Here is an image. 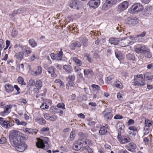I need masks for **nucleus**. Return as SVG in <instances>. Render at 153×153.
Wrapping results in <instances>:
<instances>
[{
  "label": "nucleus",
  "instance_id": "nucleus-1",
  "mask_svg": "<svg viewBox=\"0 0 153 153\" xmlns=\"http://www.w3.org/2000/svg\"><path fill=\"white\" fill-rule=\"evenodd\" d=\"M21 135L18 131L13 130L10 132L9 139L12 145L17 151L22 152L26 150L27 146L24 142L20 140Z\"/></svg>",
  "mask_w": 153,
  "mask_h": 153
},
{
  "label": "nucleus",
  "instance_id": "nucleus-2",
  "mask_svg": "<svg viewBox=\"0 0 153 153\" xmlns=\"http://www.w3.org/2000/svg\"><path fill=\"white\" fill-rule=\"evenodd\" d=\"M132 83L134 85L138 87H143L146 85L145 81L142 74L135 75Z\"/></svg>",
  "mask_w": 153,
  "mask_h": 153
},
{
  "label": "nucleus",
  "instance_id": "nucleus-3",
  "mask_svg": "<svg viewBox=\"0 0 153 153\" xmlns=\"http://www.w3.org/2000/svg\"><path fill=\"white\" fill-rule=\"evenodd\" d=\"M135 38L133 36H130L127 37L126 39L120 40V45L122 47H125L127 46L129 44L132 45L136 42L135 41Z\"/></svg>",
  "mask_w": 153,
  "mask_h": 153
},
{
  "label": "nucleus",
  "instance_id": "nucleus-4",
  "mask_svg": "<svg viewBox=\"0 0 153 153\" xmlns=\"http://www.w3.org/2000/svg\"><path fill=\"white\" fill-rule=\"evenodd\" d=\"M38 141L36 143V145L38 148H42L44 149L45 146H48V139L47 137H44L41 138H38Z\"/></svg>",
  "mask_w": 153,
  "mask_h": 153
},
{
  "label": "nucleus",
  "instance_id": "nucleus-5",
  "mask_svg": "<svg viewBox=\"0 0 153 153\" xmlns=\"http://www.w3.org/2000/svg\"><path fill=\"white\" fill-rule=\"evenodd\" d=\"M143 9L141 4L136 3L133 5L129 9V12L131 13H137L141 12Z\"/></svg>",
  "mask_w": 153,
  "mask_h": 153
},
{
  "label": "nucleus",
  "instance_id": "nucleus-6",
  "mask_svg": "<svg viewBox=\"0 0 153 153\" xmlns=\"http://www.w3.org/2000/svg\"><path fill=\"white\" fill-rule=\"evenodd\" d=\"M125 21L126 23L133 26L137 25L139 22L138 18L134 16L128 17L125 19Z\"/></svg>",
  "mask_w": 153,
  "mask_h": 153
},
{
  "label": "nucleus",
  "instance_id": "nucleus-7",
  "mask_svg": "<svg viewBox=\"0 0 153 153\" xmlns=\"http://www.w3.org/2000/svg\"><path fill=\"white\" fill-rule=\"evenodd\" d=\"M129 2L127 1H123L120 3L117 7V11L120 13L126 10L128 7Z\"/></svg>",
  "mask_w": 153,
  "mask_h": 153
},
{
  "label": "nucleus",
  "instance_id": "nucleus-8",
  "mask_svg": "<svg viewBox=\"0 0 153 153\" xmlns=\"http://www.w3.org/2000/svg\"><path fill=\"white\" fill-rule=\"evenodd\" d=\"M29 83L32 85H35L36 88L34 89V91L36 93L39 92V90L40 89L42 86V82L40 80H37L36 82L32 80L29 81Z\"/></svg>",
  "mask_w": 153,
  "mask_h": 153
},
{
  "label": "nucleus",
  "instance_id": "nucleus-9",
  "mask_svg": "<svg viewBox=\"0 0 153 153\" xmlns=\"http://www.w3.org/2000/svg\"><path fill=\"white\" fill-rule=\"evenodd\" d=\"M100 3V0H90L88 2V5L90 8L94 9L97 8Z\"/></svg>",
  "mask_w": 153,
  "mask_h": 153
},
{
  "label": "nucleus",
  "instance_id": "nucleus-10",
  "mask_svg": "<svg viewBox=\"0 0 153 153\" xmlns=\"http://www.w3.org/2000/svg\"><path fill=\"white\" fill-rule=\"evenodd\" d=\"M117 138L118 141L121 144H126L129 142L130 140V138L127 136H121L119 134H118Z\"/></svg>",
  "mask_w": 153,
  "mask_h": 153
},
{
  "label": "nucleus",
  "instance_id": "nucleus-11",
  "mask_svg": "<svg viewBox=\"0 0 153 153\" xmlns=\"http://www.w3.org/2000/svg\"><path fill=\"white\" fill-rule=\"evenodd\" d=\"M103 117L104 119L107 120L111 119V114L110 110L107 108L105 109L102 113Z\"/></svg>",
  "mask_w": 153,
  "mask_h": 153
},
{
  "label": "nucleus",
  "instance_id": "nucleus-12",
  "mask_svg": "<svg viewBox=\"0 0 153 153\" xmlns=\"http://www.w3.org/2000/svg\"><path fill=\"white\" fill-rule=\"evenodd\" d=\"M44 118L47 120L49 121H55L57 118V117L55 115H53L50 116L48 113H45L44 114Z\"/></svg>",
  "mask_w": 153,
  "mask_h": 153
},
{
  "label": "nucleus",
  "instance_id": "nucleus-13",
  "mask_svg": "<svg viewBox=\"0 0 153 153\" xmlns=\"http://www.w3.org/2000/svg\"><path fill=\"white\" fill-rule=\"evenodd\" d=\"M83 146L82 141L79 140L75 142L73 146V148L75 150H78L80 149L81 146Z\"/></svg>",
  "mask_w": 153,
  "mask_h": 153
},
{
  "label": "nucleus",
  "instance_id": "nucleus-14",
  "mask_svg": "<svg viewBox=\"0 0 153 153\" xmlns=\"http://www.w3.org/2000/svg\"><path fill=\"white\" fill-rule=\"evenodd\" d=\"M147 47L144 46H142L139 48L137 46L134 47V51L137 53L143 54L145 51Z\"/></svg>",
  "mask_w": 153,
  "mask_h": 153
},
{
  "label": "nucleus",
  "instance_id": "nucleus-15",
  "mask_svg": "<svg viewBox=\"0 0 153 153\" xmlns=\"http://www.w3.org/2000/svg\"><path fill=\"white\" fill-rule=\"evenodd\" d=\"M125 147L126 149L130 151H132L137 148L136 145L133 143H129L128 145L126 146Z\"/></svg>",
  "mask_w": 153,
  "mask_h": 153
},
{
  "label": "nucleus",
  "instance_id": "nucleus-16",
  "mask_svg": "<svg viewBox=\"0 0 153 153\" xmlns=\"http://www.w3.org/2000/svg\"><path fill=\"white\" fill-rule=\"evenodd\" d=\"M117 129L120 132H123L125 128V126L123 122H119L117 124Z\"/></svg>",
  "mask_w": 153,
  "mask_h": 153
},
{
  "label": "nucleus",
  "instance_id": "nucleus-17",
  "mask_svg": "<svg viewBox=\"0 0 153 153\" xmlns=\"http://www.w3.org/2000/svg\"><path fill=\"white\" fill-rule=\"evenodd\" d=\"M69 6L74 9L78 10L79 7L77 5V1L76 0L71 1L69 4Z\"/></svg>",
  "mask_w": 153,
  "mask_h": 153
},
{
  "label": "nucleus",
  "instance_id": "nucleus-18",
  "mask_svg": "<svg viewBox=\"0 0 153 153\" xmlns=\"http://www.w3.org/2000/svg\"><path fill=\"white\" fill-rule=\"evenodd\" d=\"M20 48L22 50L24 48L25 53L24 55L25 57H27L28 55L30 54L31 52V50L30 48L27 46H25V47L23 46H21L20 47Z\"/></svg>",
  "mask_w": 153,
  "mask_h": 153
},
{
  "label": "nucleus",
  "instance_id": "nucleus-19",
  "mask_svg": "<svg viewBox=\"0 0 153 153\" xmlns=\"http://www.w3.org/2000/svg\"><path fill=\"white\" fill-rule=\"evenodd\" d=\"M144 78L148 81L151 82L153 78V75L149 73H147L144 75Z\"/></svg>",
  "mask_w": 153,
  "mask_h": 153
},
{
  "label": "nucleus",
  "instance_id": "nucleus-20",
  "mask_svg": "<svg viewBox=\"0 0 153 153\" xmlns=\"http://www.w3.org/2000/svg\"><path fill=\"white\" fill-rule=\"evenodd\" d=\"M6 91L7 93H10L13 91V88L12 85L9 84H6L4 85Z\"/></svg>",
  "mask_w": 153,
  "mask_h": 153
},
{
  "label": "nucleus",
  "instance_id": "nucleus-21",
  "mask_svg": "<svg viewBox=\"0 0 153 153\" xmlns=\"http://www.w3.org/2000/svg\"><path fill=\"white\" fill-rule=\"evenodd\" d=\"M107 128L108 126L107 125L101 126L99 131V133L102 135L105 134L107 132Z\"/></svg>",
  "mask_w": 153,
  "mask_h": 153
},
{
  "label": "nucleus",
  "instance_id": "nucleus-22",
  "mask_svg": "<svg viewBox=\"0 0 153 153\" xmlns=\"http://www.w3.org/2000/svg\"><path fill=\"white\" fill-rule=\"evenodd\" d=\"M34 120L36 122L41 124H45L46 123L45 120L41 117H38L35 118Z\"/></svg>",
  "mask_w": 153,
  "mask_h": 153
},
{
  "label": "nucleus",
  "instance_id": "nucleus-23",
  "mask_svg": "<svg viewBox=\"0 0 153 153\" xmlns=\"http://www.w3.org/2000/svg\"><path fill=\"white\" fill-rule=\"evenodd\" d=\"M109 42L112 44L117 45L119 44L120 40H118L117 39L112 38L109 40Z\"/></svg>",
  "mask_w": 153,
  "mask_h": 153
},
{
  "label": "nucleus",
  "instance_id": "nucleus-24",
  "mask_svg": "<svg viewBox=\"0 0 153 153\" xmlns=\"http://www.w3.org/2000/svg\"><path fill=\"white\" fill-rule=\"evenodd\" d=\"M14 122L17 125H22L25 126L27 125V123L25 121H20L19 119L16 118L14 119Z\"/></svg>",
  "mask_w": 153,
  "mask_h": 153
},
{
  "label": "nucleus",
  "instance_id": "nucleus-25",
  "mask_svg": "<svg viewBox=\"0 0 153 153\" xmlns=\"http://www.w3.org/2000/svg\"><path fill=\"white\" fill-rule=\"evenodd\" d=\"M49 74H51V76L52 77H56L57 75L54 73V69L53 67H49L48 70Z\"/></svg>",
  "mask_w": 153,
  "mask_h": 153
},
{
  "label": "nucleus",
  "instance_id": "nucleus-26",
  "mask_svg": "<svg viewBox=\"0 0 153 153\" xmlns=\"http://www.w3.org/2000/svg\"><path fill=\"white\" fill-rule=\"evenodd\" d=\"M10 122L9 121L4 120V122L1 123V125L3 127L7 128L10 127Z\"/></svg>",
  "mask_w": 153,
  "mask_h": 153
},
{
  "label": "nucleus",
  "instance_id": "nucleus-27",
  "mask_svg": "<svg viewBox=\"0 0 153 153\" xmlns=\"http://www.w3.org/2000/svg\"><path fill=\"white\" fill-rule=\"evenodd\" d=\"M63 69L67 72L70 73L73 70L72 67L69 65H64Z\"/></svg>",
  "mask_w": 153,
  "mask_h": 153
},
{
  "label": "nucleus",
  "instance_id": "nucleus-28",
  "mask_svg": "<svg viewBox=\"0 0 153 153\" xmlns=\"http://www.w3.org/2000/svg\"><path fill=\"white\" fill-rule=\"evenodd\" d=\"M114 85L116 87L120 89H122L123 88V86L122 83L119 81H117L115 82L114 84Z\"/></svg>",
  "mask_w": 153,
  "mask_h": 153
},
{
  "label": "nucleus",
  "instance_id": "nucleus-29",
  "mask_svg": "<svg viewBox=\"0 0 153 153\" xmlns=\"http://www.w3.org/2000/svg\"><path fill=\"white\" fill-rule=\"evenodd\" d=\"M143 54L147 58H150L152 57V55L151 53L149 51V49L146 48L145 51L144 52Z\"/></svg>",
  "mask_w": 153,
  "mask_h": 153
},
{
  "label": "nucleus",
  "instance_id": "nucleus-30",
  "mask_svg": "<svg viewBox=\"0 0 153 153\" xmlns=\"http://www.w3.org/2000/svg\"><path fill=\"white\" fill-rule=\"evenodd\" d=\"M42 72V67L40 66H38L37 67L36 71L34 72L33 73L35 75H38L40 74Z\"/></svg>",
  "mask_w": 153,
  "mask_h": 153
},
{
  "label": "nucleus",
  "instance_id": "nucleus-31",
  "mask_svg": "<svg viewBox=\"0 0 153 153\" xmlns=\"http://www.w3.org/2000/svg\"><path fill=\"white\" fill-rule=\"evenodd\" d=\"M25 54L23 51L20 52L16 54V57L19 59H22L23 58V56Z\"/></svg>",
  "mask_w": 153,
  "mask_h": 153
},
{
  "label": "nucleus",
  "instance_id": "nucleus-32",
  "mask_svg": "<svg viewBox=\"0 0 153 153\" xmlns=\"http://www.w3.org/2000/svg\"><path fill=\"white\" fill-rule=\"evenodd\" d=\"M80 45H81L79 42H76L71 44V48L73 50L75 49L76 47H79Z\"/></svg>",
  "mask_w": 153,
  "mask_h": 153
},
{
  "label": "nucleus",
  "instance_id": "nucleus-33",
  "mask_svg": "<svg viewBox=\"0 0 153 153\" xmlns=\"http://www.w3.org/2000/svg\"><path fill=\"white\" fill-rule=\"evenodd\" d=\"M17 80L20 84L26 85V84L25 82L24 79L21 76H19Z\"/></svg>",
  "mask_w": 153,
  "mask_h": 153
},
{
  "label": "nucleus",
  "instance_id": "nucleus-34",
  "mask_svg": "<svg viewBox=\"0 0 153 153\" xmlns=\"http://www.w3.org/2000/svg\"><path fill=\"white\" fill-rule=\"evenodd\" d=\"M116 56L117 58L119 59H124V56L123 54L120 52L115 53Z\"/></svg>",
  "mask_w": 153,
  "mask_h": 153
},
{
  "label": "nucleus",
  "instance_id": "nucleus-35",
  "mask_svg": "<svg viewBox=\"0 0 153 153\" xmlns=\"http://www.w3.org/2000/svg\"><path fill=\"white\" fill-rule=\"evenodd\" d=\"M111 6V5H109L107 3V1L104 3L102 7V9L103 10H107L109 9V7Z\"/></svg>",
  "mask_w": 153,
  "mask_h": 153
},
{
  "label": "nucleus",
  "instance_id": "nucleus-36",
  "mask_svg": "<svg viewBox=\"0 0 153 153\" xmlns=\"http://www.w3.org/2000/svg\"><path fill=\"white\" fill-rule=\"evenodd\" d=\"M107 3L111 6L115 4L117 2V0H107Z\"/></svg>",
  "mask_w": 153,
  "mask_h": 153
},
{
  "label": "nucleus",
  "instance_id": "nucleus-37",
  "mask_svg": "<svg viewBox=\"0 0 153 153\" xmlns=\"http://www.w3.org/2000/svg\"><path fill=\"white\" fill-rule=\"evenodd\" d=\"M146 32L145 31H143L142 32L141 34L137 35L136 36H133V37H135V41H136V39L137 38H141L144 37L146 34Z\"/></svg>",
  "mask_w": 153,
  "mask_h": 153
},
{
  "label": "nucleus",
  "instance_id": "nucleus-38",
  "mask_svg": "<svg viewBox=\"0 0 153 153\" xmlns=\"http://www.w3.org/2000/svg\"><path fill=\"white\" fill-rule=\"evenodd\" d=\"M73 61L79 66H80L82 64V62L76 57H74L73 58Z\"/></svg>",
  "mask_w": 153,
  "mask_h": 153
},
{
  "label": "nucleus",
  "instance_id": "nucleus-39",
  "mask_svg": "<svg viewBox=\"0 0 153 153\" xmlns=\"http://www.w3.org/2000/svg\"><path fill=\"white\" fill-rule=\"evenodd\" d=\"M62 51H60L56 56V60H61L62 58Z\"/></svg>",
  "mask_w": 153,
  "mask_h": 153
},
{
  "label": "nucleus",
  "instance_id": "nucleus-40",
  "mask_svg": "<svg viewBox=\"0 0 153 153\" xmlns=\"http://www.w3.org/2000/svg\"><path fill=\"white\" fill-rule=\"evenodd\" d=\"M92 144V143L90 140H89L86 139L84 142H82V145L85 147V145H91Z\"/></svg>",
  "mask_w": 153,
  "mask_h": 153
},
{
  "label": "nucleus",
  "instance_id": "nucleus-41",
  "mask_svg": "<svg viewBox=\"0 0 153 153\" xmlns=\"http://www.w3.org/2000/svg\"><path fill=\"white\" fill-rule=\"evenodd\" d=\"M29 43L32 47H34L37 45L36 43L33 39H30Z\"/></svg>",
  "mask_w": 153,
  "mask_h": 153
},
{
  "label": "nucleus",
  "instance_id": "nucleus-42",
  "mask_svg": "<svg viewBox=\"0 0 153 153\" xmlns=\"http://www.w3.org/2000/svg\"><path fill=\"white\" fill-rule=\"evenodd\" d=\"M123 94L122 91H120L117 94V99L119 100H121L123 99Z\"/></svg>",
  "mask_w": 153,
  "mask_h": 153
},
{
  "label": "nucleus",
  "instance_id": "nucleus-43",
  "mask_svg": "<svg viewBox=\"0 0 153 153\" xmlns=\"http://www.w3.org/2000/svg\"><path fill=\"white\" fill-rule=\"evenodd\" d=\"M152 122L148 120H145V124L146 126L149 127L152 124Z\"/></svg>",
  "mask_w": 153,
  "mask_h": 153
},
{
  "label": "nucleus",
  "instance_id": "nucleus-44",
  "mask_svg": "<svg viewBox=\"0 0 153 153\" xmlns=\"http://www.w3.org/2000/svg\"><path fill=\"white\" fill-rule=\"evenodd\" d=\"M114 78V75L113 74H111L107 77L106 81L108 83H110V81L112 79Z\"/></svg>",
  "mask_w": 153,
  "mask_h": 153
},
{
  "label": "nucleus",
  "instance_id": "nucleus-45",
  "mask_svg": "<svg viewBox=\"0 0 153 153\" xmlns=\"http://www.w3.org/2000/svg\"><path fill=\"white\" fill-rule=\"evenodd\" d=\"M54 82L56 83H58L59 84L60 87H62L64 85V84L59 79H56L55 81Z\"/></svg>",
  "mask_w": 153,
  "mask_h": 153
},
{
  "label": "nucleus",
  "instance_id": "nucleus-46",
  "mask_svg": "<svg viewBox=\"0 0 153 153\" xmlns=\"http://www.w3.org/2000/svg\"><path fill=\"white\" fill-rule=\"evenodd\" d=\"M75 79V76L73 75H70L67 78L68 81H74Z\"/></svg>",
  "mask_w": 153,
  "mask_h": 153
},
{
  "label": "nucleus",
  "instance_id": "nucleus-47",
  "mask_svg": "<svg viewBox=\"0 0 153 153\" xmlns=\"http://www.w3.org/2000/svg\"><path fill=\"white\" fill-rule=\"evenodd\" d=\"M10 42L8 40H7L6 41V46L5 48H4V51L6 50L9 47V48H10Z\"/></svg>",
  "mask_w": 153,
  "mask_h": 153
},
{
  "label": "nucleus",
  "instance_id": "nucleus-48",
  "mask_svg": "<svg viewBox=\"0 0 153 153\" xmlns=\"http://www.w3.org/2000/svg\"><path fill=\"white\" fill-rule=\"evenodd\" d=\"M10 113V112H7L5 109L3 111L0 112V115L4 117Z\"/></svg>",
  "mask_w": 153,
  "mask_h": 153
},
{
  "label": "nucleus",
  "instance_id": "nucleus-49",
  "mask_svg": "<svg viewBox=\"0 0 153 153\" xmlns=\"http://www.w3.org/2000/svg\"><path fill=\"white\" fill-rule=\"evenodd\" d=\"M57 107L59 108H61L63 109H65V105L63 103H59L57 106Z\"/></svg>",
  "mask_w": 153,
  "mask_h": 153
},
{
  "label": "nucleus",
  "instance_id": "nucleus-50",
  "mask_svg": "<svg viewBox=\"0 0 153 153\" xmlns=\"http://www.w3.org/2000/svg\"><path fill=\"white\" fill-rule=\"evenodd\" d=\"M49 106H48L46 103H43L40 106V108L42 109H48Z\"/></svg>",
  "mask_w": 153,
  "mask_h": 153
},
{
  "label": "nucleus",
  "instance_id": "nucleus-51",
  "mask_svg": "<svg viewBox=\"0 0 153 153\" xmlns=\"http://www.w3.org/2000/svg\"><path fill=\"white\" fill-rule=\"evenodd\" d=\"M75 136V133L73 131H72L70 134V138L71 140H73Z\"/></svg>",
  "mask_w": 153,
  "mask_h": 153
},
{
  "label": "nucleus",
  "instance_id": "nucleus-52",
  "mask_svg": "<svg viewBox=\"0 0 153 153\" xmlns=\"http://www.w3.org/2000/svg\"><path fill=\"white\" fill-rule=\"evenodd\" d=\"M49 130V128L48 127H44L41 129V131L42 133H44L48 131Z\"/></svg>",
  "mask_w": 153,
  "mask_h": 153
},
{
  "label": "nucleus",
  "instance_id": "nucleus-53",
  "mask_svg": "<svg viewBox=\"0 0 153 153\" xmlns=\"http://www.w3.org/2000/svg\"><path fill=\"white\" fill-rule=\"evenodd\" d=\"M7 139L4 137H2L0 139V144H3L6 142Z\"/></svg>",
  "mask_w": 153,
  "mask_h": 153
},
{
  "label": "nucleus",
  "instance_id": "nucleus-54",
  "mask_svg": "<svg viewBox=\"0 0 153 153\" xmlns=\"http://www.w3.org/2000/svg\"><path fill=\"white\" fill-rule=\"evenodd\" d=\"M91 87L94 89L98 91L100 90V87L99 86L97 85L93 84L91 85Z\"/></svg>",
  "mask_w": 153,
  "mask_h": 153
},
{
  "label": "nucleus",
  "instance_id": "nucleus-55",
  "mask_svg": "<svg viewBox=\"0 0 153 153\" xmlns=\"http://www.w3.org/2000/svg\"><path fill=\"white\" fill-rule=\"evenodd\" d=\"M68 82L67 84L66 85V88L67 89H69L68 87H67V86L68 85L69 86H71V87H73L74 85V83L73 82V81H68Z\"/></svg>",
  "mask_w": 153,
  "mask_h": 153
},
{
  "label": "nucleus",
  "instance_id": "nucleus-56",
  "mask_svg": "<svg viewBox=\"0 0 153 153\" xmlns=\"http://www.w3.org/2000/svg\"><path fill=\"white\" fill-rule=\"evenodd\" d=\"M123 118L122 116L119 114H117L114 117V119L115 120L121 119Z\"/></svg>",
  "mask_w": 153,
  "mask_h": 153
},
{
  "label": "nucleus",
  "instance_id": "nucleus-57",
  "mask_svg": "<svg viewBox=\"0 0 153 153\" xmlns=\"http://www.w3.org/2000/svg\"><path fill=\"white\" fill-rule=\"evenodd\" d=\"M38 57L34 55H32L30 57V60L31 61H33L35 59H38Z\"/></svg>",
  "mask_w": 153,
  "mask_h": 153
},
{
  "label": "nucleus",
  "instance_id": "nucleus-58",
  "mask_svg": "<svg viewBox=\"0 0 153 153\" xmlns=\"http://www.w3.org/2000/svg\"><path fill=\"white\" fill-rule=\"evenodd\" d=\"M12 106L10 105H7L4 108V109L7 112L9 111V110L12 107Z\"/></svg>",
  "mask_w": 153,
  "mask_h": 153
},
{
  "label": "nucleus",
  "instance_id": "nucleus-59",
  "mask_svg": "<svg viewBox=\"0 0 153 153\" xmlns=\"http://www.w3.org/2000/svg\"><path fill=\"white\" fill-rule=\"evenodd\" d=\"M92 71L91 70H86L84 71V72L85 75H87L90 73H91Z\"/></svg>",
  "mask_w": 153,
  "mask_h": 153
},
{
  "label": "nucleus",
  "instance_id": "nucleus-60",
  "mask_svg": "<svg viewBox=\"0 0 153 153\" xmlns=\"http://www.w3.org/2000/svg\"><path fill=\"white\" fill-rule=\"evenodd\" d=\"M127 57L128 59H131V60H134V56L130 54H129L127 55Z\"/></svg>",
  "mask_w": 153,
  "mask_h": 153
},
{
  "label": "nucleus",
  "instance_id": "nucleus-61",
  "mask_svg": "<svg viewBox=\"0 0 153 153\" xmlns=\"http://www.w3.org/2000/svg\"><path fill=\"white\" fill-rule=\"evenodd\" d=\"M128 129L130 130H132L134 131H137V128L134 126H131L129 127Z\"/></svg>",
  "mask_w": 153,
  "mask_h": 153
},
{
  "label": "nucleus",
  "instance_id": "nucleus-62",
  "mask_svg": "<svg viewBox=\"0 0 153 153\" xmlns=\"http://www.w3.org/2000/svg\"><path fill=\"white\" fill-rule=\"evenodd\" d=\"M14 87L17 92V94H19L20 93V92L19 91L20 89L18 86L17 85H14Z\"/></svg>",
  "mask_w": 153,
  "mask_h": 153
},
{
  "label": "nucleus",
  "instance_id": "nucleus-63",
  "mask_svg": "<svg viewBox=\"0 0 153 153\" xmlns=\"http://www.w3.org/2000/svg\"><path fill=\"white\" fill-rule=\"evenodd\" d=\"M74 69L76 72H79L81 71L80 68L78 66H75L74 67Z\"/></svg>",
  "mask_w": 153,
  "mask_h": 153
},
{
  "label": "nucleus",
  "instance_id": "nucleus-64",
  "mask_svg": "<svg viewBox=\"0 0 153 153\" xmlns=\"http://www.w3.org/2000/svg\"><path fill=\"white\" fill-rule=\"evenodd\" d=\"M134 123V120L132 119L129 120L127 124L128 125H132Z\"/></svg>",
  "mask_w": 153,
  "mask_h": 153
}]
</instances>
